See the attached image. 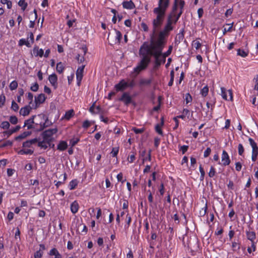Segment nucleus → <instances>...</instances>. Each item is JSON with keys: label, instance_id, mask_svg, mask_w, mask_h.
Returning <instances> with one entry per match:
<instances>
[{"label": "nucleus", "instance_id": "1", "mask_svg": "<svg viewBox=\"0 0 258 258\" xmlns=\"http://www.w3.org/2000/svg\"><path fill=\"white\" fill-rule=\"evenodd\" d=\"M169 5L170 0H159L158 7L154 9L153 13L156 15V18L152 22L154 33L156 32L163 25Z\"/></svg>", "mask_w": 258, "mask_h": 258}, {"label": "nucleus", "instance_id": "2", "mask_svg": "<svg viewBox=\"0 0 258 258\" xmlns=\"http://www.w3.org/2000/svg\"><path fill=\"white\" fill-rule=\"evenodd\" d=\"M152 31V34L150 36V45H149L146 42H144L143 45L144 46V48L147 54L149 55L150 57L153 56L155 60H158L161 57L162 58V50L164 47H159L153 45L154 36L156 34V32L154 33L153 28Z\"/></svg>", "mask_w": 258, "mask_h": 258}, {"label": "nucleus", "instance_id": "3", "mask_svg": "<svg viewBox=\"0 0 258 258\" xmlns=\"http://www.w3.org/2000/svg\"><path fill=\"white\" fill-rule=\"evenodd\" d=\"M172 15L168 16L167 23L165 25L163 30L159 33L158 39L156 41L154 39L153 45L157 46L164 47L166 44L165 38L168 36L170 31L172 30L173 27L172 26ZM155 35V34L154 35ZM155 36H154V37Z\"/></svg>", "mask_w": 258, "mask_h": 258}, {"label": "nucleus", "instance_id": "4", "mask_svg": "<svg viewBox=\"0 0 258 258\" xmlns=\"http://www.w3.org/2000/svg\"><path fill=\"white\" fill-rule=\"evenodd\" d=\"M139 53L141 59L137 66L134 69V72L136 73L135 76L138 75L141 71L146 69L151 62V57L147 54L143 45L139 49Z\"/></svg>", "mask_w": 258, "mask_h": 258}, {"label": "nucleus", "instance_id": "5", "mask_svg": "<svg viewBox=\"0 0 258 258\" xmlns=\"http://www.w3.org/2000/svg\"><path fill=\"white\" fill-rule=\"evenodd\" d=\"M34 120V126L36 127L35 130L37 132L42 131L44 129L43 126V122L45 121V115L44 114H40L38 115H33Z\"/></svg>", "mask_w": 258, "mask_h": 258}, {"label": "nucleus", "instance_id": "6", "mask_svg": "<svg viewBox=\"0 0 258 258\" xmlns=\"http://www.w3.org/2000/svg\"><path fill=\"white\" fill-rule=\"evenodd\" d=\"M57 132V128L48 129L44 131L41 135L44 141H46L47 143H50V142L53 141L52 136Z\"/></svg>", "mask_w": 258, "mask_h": 258}, {"label": "nucleus", "instance_id": "7", "mask_svg": "<svg viewBox=\"0 0 258 258\" xmlns=\"http://www.w3.org/2000/svg\"><path fill=\"white\" fill-rule=\"evenodd\" d=\"M248 141L252 148L251 159L252 161L255 162L258 155V147L256 143L252 139L250 138H249Z\"/></svg>", "mask_w": 258, "mask_h": 258}, {"label": "nucleus", "instance_id": "8", "mask_svg": "<svg viewBox=\"0 0 258 258\" xmlns=\"http://www.w3.org/2000/svg\"><path fill=\"white\" fill-rule=\"evenodd\" d=\"M85 67V65H82V66L79 67L76 71L77 84L79 86L80 85L81 81L83 77V72Z\"/></svg>", "mask_w": 258, "mask_h": 258}, {"label": "nucleus", "instance_id": "9", "mask_svg": "<svg viewBox=\"0 0 258 258\" xmlns=\"http://www.w3.org/2000/svg\"><path fill=\"white\" fill-rule=\"evenodd\" d=\"M184 4H185V3L183 1H182V0L180 1L179 7L180 8V10L179 12H177V13H178V14L177 15H175V16H174L175 17V19L174 20L172 19V23H174V24H175L176 23V22H177V21L178 20L180 17L181 16V15H182V14L183 13L182 10L183 9Z\"/></svg>", "mask_w": 258, "mask_h": 258}, {"label": "nucleus", "instance_id": "10", "mask_svg": "<svg viewBox=\"0 0 258 258\" xmlns=\"http://www.w3.org/2000/svg\"><path fill=\"white\" fill-rule=\"evenodd\" d=\"M119 100L123 102L125 105H127L131 103L132 98L127 93L124 92Z\"/></svg>", "mask_w": 258, "mask_h": 258}, {"label": "nucleus", "instance_id": "11", "mask_svg": "<svg viewBox=\"0 0 258 258\" xmlns=\"http://www.w3.org/2000/svg\"><path fill=\"white\" fill-rule=\"evenodd\" d=\"M222 162L224 166L228 165L230 163V160L228 153L223 150L222 155Z\"/></svg>", "mask_w": 258, "mask_h": 258}, {"label": "nucleus", "instance_id": "12", "mask_svg": "<svg viewBox=\"0 0 258 258\" xmlns=\"http://www.w3.org/2000/svg\"><path fill=\"white\" fill-rule=\"evenodd\" d=\"M34 116H33V115L29 119L26 120L24 122V126H27V128L28 130L32 129V128L35 129V128H36V127L34 126Z\"/></svg>", "mask_w": 258, "mask_h": 258}, {"label": "nucleus", "instance_id": "13", "mask_svg": "<svg viewBox=\"0 0 258 258\" xmlns=\"http://www.w3.org/2000/svg\"><path fill=\"white\" fill-rule=\"evenodd\" d=\"M48 80L54 88L56 89L57 87V77L56 75L53 74L50 75L48 77Z\"/></svg>", "mask_w": 258, "mask_h": 258}, {"label": "nucleus", "instance_id": "14", "mask_svg": "<svg viewBox=\"0 0 258 258\" xmlns=\"http://www.w3.org/2000/svg\"><path fill=\"white\" fill-rule=\"evenodd\" d=\"M221 95L222 96V98L226 100H231L232 99V92L231 90H229L228 91L229 95V98H228V97L226 94V89L224 87L221 88Z\"/></svg>", "mask_w": 258, "mask_h": 258}, {"label": "nucleus", "instance_id": "15", "mask_svg": "<svg viewBox=\"0 0 258 258\" xmlns=\"http://www.w3.org/2000/svg\"><path fill=\"white\" fill-rule=\"evenodd\" d=\"M127 87V83L124 80L121 81L119 83L115 85V88L117 91H123Z\"/></svg>", "mask_w": 258, "mask_h": 258}, {"label": "nucleus", "instance_id": "16", "mask_svg": "<svg viewBox=\"0 0 258 258\" xmlns=\"http://www.w3.org/2000/svg\"><path fill=\"white\" fill-rule=\"evenodd\" d=\"M33 53L35 57H42L44 54V51L42 49H39L38 46H35L33 49Z\"/></svg>", "mask_w": 258, "mask_h": 258}, {"label": "nucleus", "instance_id": "17", "mask_svg": "<svg viewBox=\"0 0 258 258\" xmlns=\"http://www.w3.org/2000/svg\"><path fill=\"white\" fill-rule=\"evenodd\" d=\"M122 6L124 9L132 10L135 8V5L132 1H124L122 3Z\"/></svg>", "mask_w": 258, "mask_h": 258}, {"label": "nucleus", "instance_id": "18", "mask_svg": "<svg viewBox=\"0 0 258 258\" xmlns=\"http://www.w3.org/2000/svg\"><path fill=\"white\" fill-rule=\"evenodd\" d=\"M32 108L30 105L26 106L22 108L20 110V114L23 116L28 115L30 112Z\"/></svg>", "mask_w": 258, "mask_h": 258}, {"label": "nucleus", "instance_id": "19", "mask_svg": "<svg viewBox=\"0 0 258 258\" xmlns=\"http://www.w3.org/2000/svg\"><path fill=\"white\" fill-rule=\"evenodd\" d=\"M46 100V97L43 93L39 94L37 97L35 98V102L36 104H42Z\"/></svg>", "mask_w": 258, "mask_h": 258}, {"label": "nucleus", "instance_id": "20", "mask_svg": "<svg viewBox=\"0 0 258 258\" xmlns=\"http://www.w3.org/2000/svg\"><path fill=\"white\" fill-rule=\"evenodd\" d=\"M164 125V119L161 118L160 124H157L155 126V130L159 135H163V132L161 128V126Z\"/></svg>", "mask_w": 258, "mask_h": 258}, {"label": "nucleus", "instance_id": "21", "mask_svg": "<svg viewBox=\"0 0 258 258\" xmlns=\"http://www.w3.org/2000/svg\"><path fill=\"white\" fill-rule=\"evenodd\" d=\"M68 148V144L66 141H60L57 145V149L59 151H64Z\"/></svg>", "mask_w": 258, "mask_h": 258}, {"label": "nucleus", "instance_id": "22", "mask_svg": "<svg viewBox=\"0 0 258 258\" xmlns=\"http://www.w3.org/2000/svg\"><path fill=\"white\" fill-rule=\"evenodd\" d=\"M247 238L251 242L254 241L256 238L255 233L254 231H248L246 232Z\"/></svg>", "mask_w": 258, "mask_h": 258}, {"label": "nucleus", "instance_id": "23", "mask_svg": "<svg viewBox=\"0 0 258 258\" xmlns=\"http://www.w3.org/2000/svg\"><path fill=\"white\" fill-rule=\"evenodd\" d=\"M115 32L116 34L115 40L114 41H112V43H109L111 45H113V44H116L117 43H119L122 38V34L120 31L115 30Z\"/></svg>", "mask_w": 258, "mask_h": 258}, {"label": "nucleus", "instance_id": "24", "mask_svg": "<svg viewBox=\"0 0 258 258\" xmlns=\"http://www.w3.org/2000/svg\"><path fill=\"white\" fill-rule=\"evenodd\" d=\"M152 82V79H141L139 81V85L141 86H149L151 84V83Z\"/></svg>", "mask_w": 258, "mask_h": 258}, {"label": "nucleus", "instance_id": "25", "mask_svg": "<svg viewBox=\"0 0 258 258\" xmlns=\"http://www.w3.org/2000/svg\"><path fill=\"white\" fill-rule=\"evenodd\" d=\"M78 209H79V204L77 203V202L74 201V202H73L71 205V212L75 214L78 212Z\"/></svg>", "mask_w": 258, "mask_h": 258}, {"label": "nucleus", "instance_id": "26", "mask_svg": "<svg viewBox=\"0 0 258 258\" xmlns=\"http://www.w3.org/2000/svg\"><path fill=\"white\" fill-rule=\"evenodd\" d=\"M31 134V132H24V133H23L19 136L15 137V140L18 141V140H20L25 139L27 137L30 136Z\"/></svg>", "mask_w": 258, "mask_h": 258}, {"label": "nucleus", "instance_id": "27", "mask_svg": "<svg viewBox=\"0 0 258 258\" xmlns=\"http://www.w3.org/2000/svg\"><path fill=\"white\" fill-rule=\"evenodd\" d=\"M173 49V47L172 45H170L169 46L168 50L165 53H163L162 58H163V62L164 63L165 62L166 57L168 56L171 53L172 50Z\"/></svg>", "mask_w": 258, "mask_h": 258}, {"label": "nucleus", "instance_id": "28", "mask_svg": "<svg viewBox=\"0 0 258 258\" xmlns=\"http://www.w3.org/2000/svg\"><path fill=\"white\" fill-rule=\"evenodd\" d=\"M49 255H54V258H61V254L58 252V250L55 248H53L50 250L49 252Z\"/></svg>", "mask_w": 258, "mask_h": 258}, {"label": "nucleus", "instance_id": "29", "mask_svg": "<svg viewBox=\"0 0 258 258\" xmlns=\"http://www.w3.org/2000/svg\"><path fill=\"white\" fill-rule=\"evenodd\" d=\"M64 69V67L61 62H59L57 63L56 69V71L59 74H61L63 72Z\"/></svg>", "mask_w": 258, "mask_h": 258}, {"label": "nucleus", "instance_id": "30", "mask_svg": "<svg viewBox=\"0 0 258 258\" xmlns=\"http://www.w3.org/2000/svg\"><path fill=\"white\" fill-rule=\"evenodd\" d=\"M34 151L33 150H32L31 149H22L20 150L18 152V154L20 155H24V154H30L31 155L33 153Z\"/></svg>", "mask_w": 258, "mask_h": 258}, {"label": "nucleus", "instance_id": "31", "mask_svg": "<svg viewBox=\"0 0 258 258\" xmlns=\"http://www.w3.org/2000/svg\"><path fill=\"white\" fill-rule=\"evenodd\" d=\"M177 7L178 0H174V5L172 7V11L168 16H169L170 15H172V18L173 17V16H175V12L177 10Z\"/></svg>", "mask_w": 258, "mask_h": 258}, {"label": "nucleus", "instance_id": "32", "mask_svg": "<svg viewBox=\"0 0 258 258\" xmlns=\"http://www.w3.org/2000/svg\"><path fill=\"white\" fill-rule=\"evenodd\" d=\"M78 184V181L77 179L72 180L69 183L70 189L71 190L75 189Z\"/></svg>", "mask_w": 258, "mask_h": 258}, {"label": "nucleus", "instance_id": "33", "mask_svg": "<svg viewBox=\"0 0 258 258\" xmlns=\"http://www.w3.org/2000/svg\"><path fill=\"white\" fill-rule=\"evenodd\" d=\"M74 115V110L71 109L67 111L64 115V118L68 120L70 119Z\"/></svg>", "mask_w": 258, "mask_h": 258}, {"label": "nucleus", "instance_id": "34", "mask_svg": "<svg viewBox=\"0 0 258 258\" xmlns=\"http://www.w3.org/2000/svg\"><path fill=\"white\" fill-rule=\"evenodd\" d=\"M38 146L44 149H46L48 147L46 141H44V140L42 141H40L38 143Z\"/></svg>", "mask_w": 258, "mask_h": 258}, {"label": "nucleus", "instance_id": "35", "mask_svg": "<svg viewBox=\"0 0 258 258\" xmlns=\"http://www.w3.org/2000/svg\"><path fill=\"white\" fill-rule=\"evenodd\" d=\"M209 92V88L207 86H205L201 91V94L203 97H206Z\"/></svg>", "mask_w": 258, "mask_h": 258}, {"label": "nucleus", "instance_id": "36", "mask_svg": "<svg viewBox=\"0 0 258 258\" xmlns=\"http://www.w3.org/2000/svg\"><path fill=\"white\" fill-rule=\"evenodd\" d=\"M18 5L21 7L23 11H25L28 6L27 3L25 1H20L18 2Z\"/></svg>", "mask_w": 258, "mask_h": 258}, {"label": "nucleus", "instance_id": "37", "mask_svg": "<svg viewBox=\"0 0 258 258\" xmlns=\"http://www.w3.org/2000/svg\"><path fill=\"white\" fill-rule=\"evenodd\" d=\"M18 87V83L16 81H12L10 85V88L11 90H14Z\"/></svg>", "mask_w": 258, "mask_h": 258}, {"label": "nucleus", "instance_id": "38", "mask_svg": "<svg viewBox=\"0 0 258 258\" xmlns=\"http://www.w3.org/2000/svg\"><path fill=\"white\" fill-rule=\"evenodd\" d=\"M118 151L119 147H114L112 149V151L110 153L111 154L112 157H115L117 156Z\"/></svg>", "mask_w": 258, "mask_h": 258}, {"label": "nucleus", "instance_id": "39", "mask_svg": "<svg viewBox=\"0 0 258 258\" xmlns=\"http://www.w3.org/2000/svg\"><path fill=\"white\" fill-rule=\"evenodd\" d=\"M45 121L43 122V126H44V128L50 126L52 123L51 121H49L48 117L45 116Z\"/></svg>", "mask_w": 258, "mask_h": 258}, {"label": "nucleus", "instance_id": "40", "mask_svg": "<svg viewBox=\"0 0 258 258\" xmlns=\"http://www.w3.org/2000/svg\"><path fill=\"white\" fill-rule=\"evenodd\" d=\"M232 247L234 251H236L240 249V244L236 242H233L232 243Z\"/></svg>", "mask_w": 258, "mask_h": 258}, {"label": "nucleus", "instance_id": "41", "mask_svg": "<svg viewBox=\"0 0 258 258\" xmlns=\"http://www.w3.org/2000/svg\"><path fill=\"white\" fill-rule=\"evenodd\" d=\"M13 145V142L9 140L6 141L3 144L0 145V148H4L7 146H11Z\"/></svg>", "mask_w": 258, "mask_h": 258}, {"label": "nucleus", "instance_id": "42", "mask_svg": "<svg viewBox=\"0 0 258 258\" xmlns=\"http://www.w3.org/2000/svg\"><path fill=\"white\" fill-rule=\"evenodd\" d=\"M11 109H13L15 111H17L19 109L18 105L14 100L12 102Z\"/></svg>", "mask_w": 258, "mask_h": 258}, {"label": "nucleus", "instance_id": "43", "mask_svg": "<svg viewBox=\"0 0 258 258\" xmlns=\"http://www.w3.org/2000/svg\"><path fill=\"white\" fill-rule=\"evenodd\" d=\"M79 138H73L70 140V144L72 147L75 146L79 141Z\"/></svg>", "mask_w": 258, "mask_h": 258}, {"label": "nucleus", "instance_id": "44", "mask_svg": "<svg viewBox=\"0 0 258 258\" xmlns=\"http://www.w3.org/2000/svg\"><path fill=\"white\" fill-rule=\"evenodd\" d=\"M216 173L215 169L213 166H211L210 168V170L208 173V175L209 177H213L215 176Z\"/></svg>", "mask_w": 258, "mask_h": 258}, {"label": "nucleus", "instance_id": "45", "mask_svg": "<svg viewBox=\"0 0 258 258\" xmlns=\"http://www.w3.org/2000/svg\"><path fill=\"white\" fill-rule=\"evenodd\" d=\"M6 100V97L4 94H2L0 96V107L3 106L5 104Z\"/></svg>", "mask_w": 258, "mask_h": 258}, {"label": "nucleus", "instance_id": "46", "mask_svg": "<svg viewBox=\"0 0 258 258\" xmlns=\"http://www.w3.org/2000/svg\"><path fill=\"white\" fill-rule=\"evenodd\" d=\"M10 121L12 124H16L18 122V118L16 116H11L10 117Z\"/></svg>", "mask_w": 258, "mask_h": 258}, {"label": "nucleus", "instance_id": "47", "mask_svg": "<svg viewBox=\"0 0 258 258\" xmlns=\"http://www.w3.org/2000/svg\"><path fill=\"white\" fill-rule=\"evenodd\" d=\"M238 154L241 156L244 153V149L241 144H239L238 146Z\"/></svg>", "mask_w": 258, "mask_h": 258}, {"label": "nucleus", "instance_id": "48", "mask_svg": "<svg viewBox=\"0 0 258 258\" xmlns=\"http://www.w3.org/2000/svg\"><path fill=\"white\" fill-rule=\"evenodd\" d=\"M151 150H149L148 151V156L147 157H143V164L146 160H149L150 161L151 160Z\"/></svg>", "mask_w": 258, "mask_h": 258}, {"label": "nucleus", "instance_id": "49", "mask_svg": "<svg viewBox=\"0 0 258 258\" xmlns=\"http://www.w3.org/2000/svg\"><path fill=\"white\" fill-rule=\"evenodd\" d=\"M237 54L243 57L246 56L247 55V53H246L245 51L240 49H238Z\"/></svg>", "mask_w": 258, "mask_h": 258}, {"label": "nucleus", "instance_id": "50", "mask_svg": "<svg viewBox=\"0 0 258 258\" xmlns=\"http://www.w3.org/2000/svg\"><path fill=\"white\" fill-rule=\"evenodd\" d=\"M10 123L8 121H3L1 123V127L3 129H8L10 127Z\"/></svg>", "mask_w": 258, "mask_h": 258}, {"label": "nucleus", "instance_id": "51", "mask_svg": "<svg viewBox=\"0 0 258 258\" xmlns=\"http://www.w3.org/2000/svg\"><path fill=\"white\" fill-rule=\"evenodd\" d=\"M162 63H163V58L161 57L160 58H159V59H158V60H155V68H158V67H159L160 66V65Z\"/></svg>", "mask_w": 258, "mask_h": 258}, {"label": "nucleus", "instance_id": "52", "mask_svg": "<svg viewBox=\"0 0 258 258\" xmlns=\"http://www.w3.org/2000/svg\"><path fill=\"white\" fill-rule=\"evenodd\" d=\"M186 103L187 104L192 101V97L190 95L189 93H186L185 94V98Z\"/></svg>", "mask_w": 258, "mask_h": 258}, {"label": "nucleus", "instance_id": "53", "mask_svg": "<svg viewBox=\"0 0 258 258\" xmlns=\"http://www.w3.org/2000/svg\"><path fill=\"white\" fill-rule=\"evenodd\" d=\"M132 131H133L136 134H141L144 131V128H137L136 127H133L132 128Z\"/></svg>", "mask_w": 258, "mask_h": 258}, {"label": "nucleus", "instance_id": "54", "mask_svg": "<svg viewBox=\"0 0 258 258\" xmlns=\"http://www.w3.org/2000/svg\"><path fill=\"white\" fill-rule=\"evenodd\" d=\"M39 88V85L37 82H36L33 86L31 87L30 89L34 92H36L38 91Z\"/></svg>", "mask_w": 258, "mask_h": 258}, {"label": "nucleus", "instance_id": "55", "mask_svg": "<svg viewBox=\"0 0 258 258\" xmlns=\"http://www.w3.org/2000/svg\"><path fill=\"white\" fill-rule=\"evenodd\" d=\"M226 25H230V26L228 29H226V28L224 29V30H223V34L224 35H225L227 32H230V31H231V29H232V26H233V23H231V24H227Z\"/></svg>", "mask_w": 258, "mask_h": 258}, {"label": "nucleus", "instance_id": "56", "mask_svg": "<svg viewBox=\"0 0 258 258\" xmlns=\"http://www.w3.org/2000/svg\"><path fill=\"white\" fill-rule=\"evenodd\" d=\"M211 152V149L210 148H207V149L204 152V156L206 158L208 157Z\"/></svg>", "mask_w": 258, "mask_h": 258}, {"label": "nucleus", "instance_id": "57", "mask_svg": "<svg viewBox=\"0 0 258 258\" xmlns=\"http://www.w3.org/2000/svg\"><path fill=\"white\" fill-rule=\"evenodd\" d=\"M192 45L196 49H199L201 46V43L199 41H194Z\"/></svg>", "mask_w": 258, "mask_h": 258}, {"label": "nucleus", "instance_id": "58", "mask_svg": "<svg viewBox=\"0 0 258 258\" xmlns=\"http://www.w3.org/2000/svg\"><path fill=\"white\" fill-rule=\"evenodd\" d=\"M188 148V146L183 145L180 147V150L181 151L182 153L184 154L187 151Z\"/></svg>", "mask_w": 258, "mask_h": 258}, {"label": "nucleus", "instance_id": "59", "mask_svg": "<svg viewBox=\"0 0 258 258\" xmlns=\"http://www.w3.org/2000/svg\"><path fill=\"white\" fill-rule=\"evenodd\" d=\"M90 126V122L88 120L84 121L82 126L85 128H87Z\"/></svg>", "mask_w": 258, "mask_h": 258}, {"label": "nucleus", "instance_id": "60", "mask_svg": "<svg viewBox=\"0 0 258 258\" xmlns=\"http://www.w3.org/2000/svg\"><path fill=\"white\" fill-rule=\"evenodd\" d=\"M160 142V139L158 137H156L154 138V146L155 147L157 148L159 146Z\"/></svg>", "mask_w": 258, "mask_h": 258}, {"label": "nucleus", "instance_id": "61", "mask_svg": "<svg viewBox=\"0 0 258 258\" xmlns=\"http://www.w3.org/2000/svg\"><path fill=\"white\" fill-rule=\"evenodd\" d=\"M235 165H236L235 168L237 171H239L241 170L242 165H241V164L239 162H236L235 164Z\"/></svg>", "mask_w": 258, "mask_h": 258}, {"label": "nucleus", "instance_id": "62", "mask_svg": "<svg viewBox=\"0 0 258 258\" xmlns=\"http://www.w3.org/2000/svg\"><path fill=\"white\" fill-rule=\"evenodd\" d=\"M204 11L202 8H199L198 10V14L199 18H201L203 15Z\"/></svg>", "mask_w": 258, "mask_h": 258}, {"label": "nucleus", "instance_id": "63", "mask_svg": "<svg viewBox=\"0 0 258 258\" xmlns=\"http://www.w3.org/2000/svg\"><path fill=\"white\" fill-rule=\"evenodd\" d=\"M135 159V155L134 154L130 155L128 157V161L130 163H133Z\"/></svg>", "mask_w": 258, "mask_h": 258}, {"label": "nucleus", "instance_id": "64", "mask_svg": "<svg viewBox=\"0 0 258 258\" xmlns=\"http://www.w3.org/2000/svg\"><path fill=\"white\" fill-rule=\"evenodd\" d=\"M42 256V253L40 250L37 251L34 254L35 258H41Z\"/></svg>", "mask_w": 258, "mask_h": 258}]
</instances>
